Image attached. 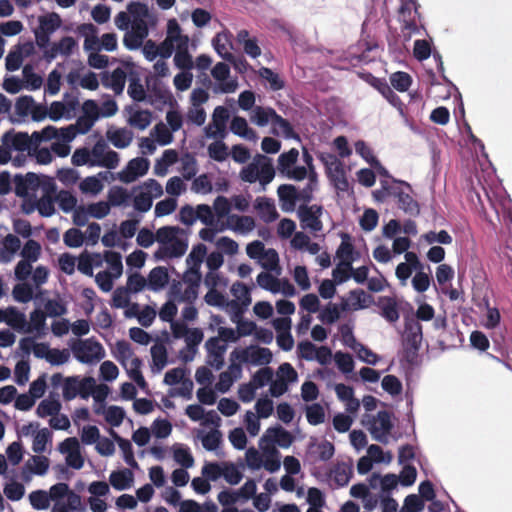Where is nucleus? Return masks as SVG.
<instances>
[{
	"mask_svg": "<svg viewBox=\"0 0 512 512\" xmlns=\"http://www.w3.org/2000/svg\"><path fill=\"white\" fill-rule=\"evenodd\" d=\"M56 132L57 128L51 125L41 131H34L31 135L27 132H15L12 129L2 135L1 142L12 151H26L30 155L31 151H34L42 142L52 140Z\"/></svg>",
	"mask_w": 512,
	"mask_h": 512,
	"instance_id": "obj_1",
	"label": "nucleus"
},
{
	"mask_svg": "<svg viewBox=\"0 0 512 512\" xmlns=\"http://www.w3.org/2000/svg\"><path fill=\"white\" fill-rule=\"evenodd\" d=\"M231 293L235 299L231 301L230 306L238 313L242 312L251 302L248 287L242 282H236L231 287Z\"/></svg>",
	"mask_w": 512,
	"mask_h": 512,
	"instance_id": "obj_22",
	"label": "nucleus"
},
{
	"mask_svg": "<svg viewBox=\"0 0 512 512\" xmlns=\"http://www.w3.org/2000/svg\"><path fill=\"white\" fill-rule=\"evenodd\" d=\"M127 74L124 69L118 67L111 73L105 71L101 74V82L105 88L112 89L115 94L119 95L125 88Z\"/></svg>",
	"mask_w": 512,
	"mask_h": 512,
	"instance_id": "obj_16",
	"label": "nucleus"
},
{
	"mask_svg": "<svg viewBox=\"0 0 512 512\" xmlns=\"http://www.w3.org/2000/svg\"><path fill=\"white\" fill-rule=\"evenodd\" d=\"M234 370L240 371V368L235 364H231L229 366V371H224L220 373L219 379L215 384L216 391L220 393H227L230 390L231 386L235 381V377L232 375V372Z\"/></svg>",
	"mask_w": 512,
	"mask_h": 512,
	"instance_id": "obj_42",
	"label": "nucleus"
},
{
	"mask_svg": "<svg viewBox=\"0 0 512 512\" xmlns=\"http://www.w3.org/2000/svg\"><path fill=\"white\" fill-rule=\"evenodd\" d=\"M62 25V19L56 12L48 13L44 16L39 17V29L46 31L49 34H53Z\"/></svg>",
	"mask_w": 512,
	"mask_h": 512,
	"instance_id": "obj_41",
	"label": "nucleus"
},
{
	"mask_svg": "<svg viewBox=\"0 0 512 512\" xmlns=\"http://www.w3.org/2000/svg\"><path fill=\"white\" fill-rule=\"evenodd\" d=\"M382 186L389 191L391 197L397 200V206L410 216H418L420 214V206L416 200L408 193L405 192L399 185L406 187L408 191H411V185L402 180L392 179V182L388 180H381Z\"/></svg>",
	"mask_w": 512,
	"mask_h": 512,
	"instance_id": "obj_3",
	"label": "nucleus"
},
{
	"mask_svg": "<svg viewBox=\"0 0 512 512\" xmlns=\"http://www.w3.org/2000/svg\"><path fill=\"white\" fill-rule=\"evenodd\" d=\"M306 418L308 423L314 426L323 423L325 421L324 408L318 403L308 406L306 409Z\"/></svg>",
	"mask_w": 512,
	"mask_h": 512,
	"instance_id": "obj_64",
	"label": "nucleus"
},
{
	"mask_svg": "<svg viewBox=\"0 0 512 512\" xmlns=\"http://www.w3.org/2000/svg\"><path fill=\"white\" fill-rule=\"evenodd\" d=\"M127 11L132 17V23L148 22L147 19L150 17L149 8L146 4L139 1H131L127 5Z\"/></svg>",
	"mask_w": 512,
	"mask_h": 512,
	"instance_id": "obj_38",
	"label": "nucleus"
},
{
	"mask_svg": "<svg viewBox=\"0 0 512 512\" xmlns=\"http://www.w3.org/2000/svg\"><path fill=\"white\" fill-rule=\"evenodd\" d=\"M392 428L393 423L391 421V413L389 411L382 410L373 418V422L369 430L376 441L386 443L387 436L390 434Z\"/></svg>",
	"mask_w": 512,
	"mask_h": 512,
	"instance_id": "obj_11",
	"label": "nucleus"
},
{
	"mask_svg": "<svg viewBox=\"0 0 512 512\" xmlns=\"http://www.w3.org/2000/svg\"><path fill=\"white\" fill-rule=\"evenodd\" d=\"M214 79L219 84L214 88L215 93H232L237 89L236 80H227L230 76V68L224 62H218L211 70Z\"/></svg>",
	"mask_w": 512,
	"mask_h": 512,
	"instance_id": "obj_13",
	"label": "nucleus"
},
{
	"mask_svg": "<svg viewBox=\"0 0 512 512\" xmlns=\"http://www.w3.org/2000/svg\"><path fill=\"white\" fill-rule=\"evenodd\" d=\"M77 46L78 43L72 36H64L58 42L51 44L49 51L45 52V60L50 63L58 55L69 57Z\"/></svg>",
	"mask_w": 512,
	"mask_h": 512,
	"instance_id": "obj_14",
	"label": "nucleus"
},
{
	"mask_svg": "<svg viewBox=\"0 0 512 512\" xmlns=\"http://www.w3.org/2000/svg\"><path fill=\"white\" fill-rule=\"evenodd\" d=\"M390 83L399 92H405L409 89L412 78L407 72L398 71L391 74Z\"/></svg>",
	"mask_w": 512,
	"mask_h": 512,
	"instance_id": "obj_57",
	"label": "nucleus"
},
{
	"mask_svg": "<svg viewBox=\"0 0 512 512\" xmlns=\"http://www.w3.org/2000/svg\"><path fill=\"white\" fill-rule=\"evenodd\" d=\"M150 167V161L144 157H136L130 160L126 167L118 173V179L123 183H132L144 176Z\"/></svg>",
	"mask_w": 512,
	"mask_h": 512,
	"instance_id": "obj_10",
	"label": "nucleus"
},
{
	"mask_svg": "<svg viewBox=\"0 0 512 512\" xmlns=\"http://www.w3.org/2000/svg\"><path fill=\"white\" fill-rule=\"evenodd\" d=\"M41 254V245L33 239L27 240L24 244L20 255L24 260H27L31 263L36 262Z\"/></svg>",
	"mask_w": 512,
	"mask_h": 512,
	"instance_id": "obj_48",
	"label": "nucleus"
},
{
	"mask_svg": "<svg viewBox=\"0 0 512 512\" xmlns=\"http://www.w3.org/2000/svg\"><path fill=\"white\" fill-rule=\"evenodd\" d=\"M43 312L47 317L56 318L66 315L68 313V309L66 304L59 299H47L44 303Z\"/></svg>",
	"mask_w": 512,
	"mask_h": 512,
	"instance_id": "obj_43",
	"label": "nucleus"
},
{
	"mask_svg": "<svg viewBox=\"0 0 512 512\" xmlns=\"http://www.w3.org/2000/svg\"><path fill=\"white\" fill-rule=\"evenodd\" d=\"M106 136L112 145L118 149H124L128 147L133 139L132 131L127 128L108 130Z\"/></svg>",
	"mask_w": 512,
	"mask_h": 512,
	"instance_id": "obj_32",
	"label": "nucleus"
},
{
	"mask_svg": "<svg viewBox=\"0 0 512 512\" xmlns=\"http://www.w3.org/2000/svg\"><path fill=\"white\" fill-rule=\"evenodd\" d=\"M353 475L352 467L346 463H338L332 470L334 482L339 487L346 486Z\"/></svg>",
	"mask_w": 512,
	"mask_h": 512,
	"instance_id": "obj_39",
	"label": "nucleus"
},
{
	"mask_svg": "<svg viewBox=\"0 0 512 512\" xmlns=\"http://www.w3.org/2000/svg\"><path fill=\"white\" fill-rule=\"evenodd\" d=\"M133 481L134 475L132 471L126 468L122 470L112 471L109 475V483L114 489L118 491L129 489Z\"/></svg>",
	"mask_w": 512,
	"mask_h": 512,
	"instance_id": "obj_28",
	"label": "nucleus"
},
{
	"mask_svg": "<svg viewBox=\"0 0 512 512\" xmlns=\"http://www.w3.org/2000/svg\"><path fill=\"white\" fill-rule=\"evenodd\" d=\"M52 441V433L48 428L40 429L33 439L32 449L35 453H43L48 443Z\"/></svg>",
	"mask_w": 512,
	"mask_h": 512,
	"instance_id": "obj_49",
	"label": "nucleus"
},
{
	"mask_svg": "<svg viewBox=\"0 0 512 512\" xmlns=\"http://www.w3.org/2000/svg\"><path fill=\"white\" fill-rule=\"evenodd\" d=\"M95 413L101 414L103 413L105 416V420L112 426V427H119L124 418H125V410L120 406H109L106 410L102 409H96Z\"/></svg>",
	"mask_w": 512,
	"mask_h": 512,
	"instance_id": "obj_36",
	"label": "nucleus"
},
{
	"mask_svg": "<svg viewBox=\"0 0 512 512\" xmlns=\"http://www.w3.org/2000/svg\"><path fill=\"white\" fill-rule=\"evenodd\" d=\"M149 35L148 22L132 23L130 29L125 31L123 45L127 50L134 51L142 47L145 39Z\"/></svg>",
	"mask_w": 512,
	"mask_h": 512,
	"instance_id": "obj_9",
	"label": "nucleus"
},
{
	"mask_svg": "<svg viewBox=\"0 0 512 512\" xmlns=\"http://www.w3.org/2000/svg\"><path fill=\"white\" fill-rule=\"evenodd\" d=\"M127 93L134 101H146L147 94L140 79L136 76L130 78Z\"/></svg>",
	"mask_w": 512,
	"mask_h": 512,
	"instance_id": "obj_59",
	"label": "nucleus"
},
{
	"mask_svg": "<svg viewBox=\"0 0 512 512\" xmlns=\"http://www.w3.org/2000/svg\"><path fill=\"white\" fill-rule=\"evenodd\" d=\"M327 178L333 187L340 192L349 190V181L346 175L344 163L333 167L331 170L325 171Z\"/></svg>",
	"mask_w": 512,
	"mask_h": 512,
	"instance_id": "obj_26",
	"label": "nucleus"
},
{
	"mask_svg": "<svg viewBox=\"0 0 512 512\" xmlns=\"http://www.w3.org/2000/svg\"><path fill=\"white\" fill-rule=\"evenodd\" d=\"M323 213V207L321 205H301L298 208V216L301 226L304 229H309L312 232H319L323 228L322 221L320 219Z\"/></svg>",
	"mask_w": 512,
	"mask_h": 512,
	"instance_id": "obj_8",
	"label": "nucleus"
},
{
	"mask_svg": "<svg viewBox=\"0 0 512 512\" xmlns=\"http://www.w3.org/2000/svg\"><path fill=\"white\" fill-rule=\"evenodd\" d=\"M60 409L61 404L58 400L44 399L39 403L36 409V414L41 418H45L47 416H54L58 414Z\"/></svg>",
	"mask_w": 512,
	"mask_h": 512,
	"instance_id": "obj_47",
	"label": "nucleus"
},
{
	"mask_svg": "<svg viewBox=\"0 0 512 512\" xmlns=\"http://www.w3.org/2000/svg\"><path fill=\"white\" fill-rule=\"evenodd\" d=\"M197 220H200L204 225L208 227L218 226V221L215 219V215L212 208L207 204H199L196 206Z\"/></svg>",
	"mask_w": 512,
	"mask_h": 512,
	"instance_id": "obj_61",
	"label": "nucleus"
},
{
	"mask_svg": "<svg viewBox=\"0 0 512 512\" xmlns=\"http://www.w3.org/2000/svg\"><path fill=\"white\" fill-rule=\"evenodd\" d=\"M63 398L66 401L75 399L79 394V376L65 377L63 383Z\"/></svg>",
	"mask_w": 512,
	"mask_h": 512,
	"instance_id": "obj_52",
	"label": "nucleus"
},
{
	"mask_svg": "<svg viewBox=\"0 0 512 512\" xmlns=\"http://www.w3.org/2000/svg\"><path fill=\"white\" fill-rule=\"evenodd\" d=\"M148 91L146 101L158 110H162L166 105H173L175 103L172 93L157 83L148 86Z\"/></svg>",
	"mask_w": 512,
	"mask_h": 512,
	"instance_id": "obj_15",
	"label": "nucleus"
},
{
	"mask_svg": "<svg viewBox=\"0 0 512 512\" xmlns=\"http://www.w3.org/2000/svg\"><path fill=\"white\" fill-rule=\"evenodd\" d=\"M258 80L268 91L276 92L285 87L284 78L279 73L267 67H261L258 69Z\"/></svg>",
	"mask_w": 512,
	"mask_h": 512,
	"instance_id": "obj_17",
	"label": "nucleus"
},
{
	"mask_svg": "<svg viewBox=\"0 0 512 512\" xmlns=\"http://www.w3.org/2000/svg\"><path fill=\"white\" fill-rule=\"evenodd\" d=\"M184 233V229L178 226L167 225L157 229L156 241L160 244V247L154 254L155 258L162 260L183 256L188 248V240L186 238H179V235Z\"/></svg>",
	"mask_w": 512,
	"mask_h": 512,
	"instance_id": "obj_2",
	"label": "nucleus"
},
{
	"mask_svg": "<svg viewBox=\"0 0 512 512\" xmlns=\"http://www.w3.org/2000/svg\"><path fill=\"white\" fill-rule=\"evenodd\" d=\"M165 40L175 44L177 48H187L189 42L188 36L182 34L181 27L174 18L168 20Z\"/></svg>",
	"mask_w": 512,
	"mask_h": 512,
	"instance_id": "obj_29",
	"label": "nucleus"
},
{
	"mask_svg": "<svg viewBox=\"0 0 512 512\" xmlns=\"http://www.w3.org/2000/svg\"><path fill=\"white\" fill-rule=\"evenodd\" d=\"M222 477L230 485H236L242 480V473L232 462H223Z\"/></svg>",
	"mask_w": 512,
	"mask_h": 512,
	"instance_id": "obj_53",
	"label": "nucleus"
},
{
	"mask_svg": "<svg viewBox=\"0 0 512 512\" xmlns=\"http://www.w3.org/2000/svg\"><path fill=\"white\" fill-rule=\"evenodd\" d=\"M293 438L287 430L282 427L268 429L266 434L261 438V442L269 445H279L282 448H288Z\"/></svg>",
	"mask_w": 512,
	"mask_h": 512,
	"instance_id": "obj_21",
	"label": "nucleus"
},
{
	"mask_svg": "<svg viewBox=\"0 0 512 512\" xmlns=\"http://www.w3.org/2000/svg\"><path fill=\"white\" fill-rule=\"evenodd\" d=\"M258 265L267 271L280 273L278 253L274 249L266 250L260 241H258Z\"/></svg>",
	"mask_w": 512,
	"mask_h": 512,
	"instance_id": "obj_19",
	"label": "nucleus"
},
{
	"mask_svg": "<svg viewBox=\"0 0 512 512\" xmlns=\"http://www.w3.org/2000/svg\"><path fill=\"white\" fill-rule=\"evenodd\" d=\"M110 435L112 436L114 441H116L120 450L122 451L125 463L132 468H138L139 466L137 461L135 460L133 446L131 442L128 439L121 437L113 429L110 430Z\"/></svg>",
	"mask_w": 512,
	"mask_h": 512,
	"instance_id": "obj_31",
	"label": "nucleus"
},
{
	"mask_svg": "<svg viewBox=\"0 0 512 512\" xmlns=\"http://www.w3.org/2000/svg\"><path fill=\"white\" fill-rule=\"evenodd\" d=\"M29 318L30 321L28 322V328H26L28 331H25V334L36 333L37 337L45 335L47 331V316L43 310L35 308L30 312Z\"/></svg>",
	"mask_w": 512,
	"mask_h": 512,
	"instance_id": "obj_25",
	"label": "nucleus"
},
{
	"mask_svg": "<svg viewBox=\"0 0 512 512\" xmlns=\"http://www.w3.org/2000/svg\"><path fill=\"white\" fill-rule=\"evenodd\" d=\"M280 206L283 211L291 212L295 209L299 200V194L296 187L292 184H282L277 189Z\"/></svg>",
	"mask_w": 512,
	"mask_h": 512,
	"instance_id": "obj_18",
	"label": "nucleus"
},
{
	"mask_svg": "<svg viewBox=\"0 0 512 512\" xmlns=\"http://www.w3.org/2000/svg\"><path fill=\"white\" fill-rule=\"evenodd\" d=\"M7 312L8 316L5 323L18 333L25 334V331H28L25 329L28 328V321L25 313L21 312L15 306H8Z\"/></svg>",
	"mask_w": 512,
	"mask_h": 512,
	"instance_id": "obj_27",
	"label": "nucleus"
},
{
	"mask_svg": "<svg viewBox=\"0 0 512 512\" xmlns=\"http://www.w3.org/2000/svg\"><path fill=\"white\" fill-rule=\"evenodd\" d=\"M105 261L109 264L112 275L118 278L122 274L123 265L122 257L119 252L107 250L104 253Z\"/></svg>",
	"mask_w": 512,
	"mask_h": 512,
	"instance_id": "obj_60",
	"label": "nucleus"
},
{
	"mask_svg": "<svg viewBox=\"0 0 512 512\" xmlns=\"http://www.w3.org/2000/svg\"><path fill=\"white\" fill-rule=\"evenodd\" d=\"M169 283L168 269L164 266L153 268L147 277L148 289L153 292L163 290Z\"/></svg>",
	"mask_w": 512,
	"mask_h": 512,
	"instance_id": "obj_23",
	"label": "nucleus"
},
{
	"mask_svg": "<svg viewBox=\"0 0 512 512\" xmlns=\"http://www.w3.org/2000/svg\"><path fill=\"white\" fill-rule=\"evenodd\" d=\"M207 254V248L204 244L198 243L192 247L189 255L186 258V263L193 269L200 270L201 263Z\"/></svg>",
	"mask_w": 512,
	"mask_h": 512,
	"instance_id": "obj_44",
	"label": "nucleus"
},
{
	"mask_svg": "<svg viewBox=\"0 0 512 512\" xmlns=\"http://www.w3.org/2000/svg\"><path fill=\"white\" fill-rule=\"evenodd\" d=\"M409 18H420L415 0H405L399 8V21L404 23Z\"/></svg>",
	"mask_w": 512,
	"mask_h": 512,
	"instance_id": "obj_58",
	"label": "nucleus"
},
{
	"mask_svg": "<svg viewBox=\"0 0 512 512\" xmlns=\"http://www.w3.org/2000/svg\"><path fill=\"white\" fill-rule=\"evenodd\" d=\"M258 286L272 293H278L280 292V279L268 272H261L258 274Z\"/></svg>",
	"mask_w": 512,
	"mask_h": 512,
	"instance_id": "obj_56",
	"label": "nucleus"
},
{
	"mask_svg": "<svg viewBox=\"0 0 512 512\" xmlns=\"http://www.w3.org/2000/svg\"><path fill=\"white\" fill-rule=\"evenodd\" d=\"M145 288L148 289L147 278L142 276L139 272H133L128 275L125 289L130 294H137Z\"/></svg>",
	"mask_w": 512,
	"mask_h": 512,
	"instance_id": "obj_45",
	"label": "nucleus"
},
{
	"mask_svg": "<svg viewBox=\"0 0 512 512\" xmlns=\"http://www.w3.org/2000/svg\"><path fill=\"white\" fill-rule=\"evenodd\" d=\"M358 76L377 89L382 96L394 107L402 111L403 103L400 97L392 90L385 79H380L372 75L370 72H357Z\"/></svg>",
	"mask_w": 512,
	"mask_h": 512,
	"instance_id": "obj_7",
	"label": "nucleus"
},
{
	"mask_svg": "<svg viewBox=\"0 0 512 512\" xmlns=\"http://www.w3.org/2000/svg\"><path fill=\"white\" fill-rule=\"evenodd\" d=\"M174 460L183 468H191L194 465V458L189 447L184 444L173 445Z\"/></svg>",
	"mask_w": 512,
	"mask_h": 512,
	"instance_id": "obj_37",
	"label": "nucleus"
},
{
	"mask_svg": "<svg viewBox=\"0 0 512 512\" xmlns=\"http://www.w3.org/2000/svg\"><path fill=\"white\" fill-rule=\"evenodd\" d=\"M31 506L36 510H45L50 505V496L45 490H35L29 494Z\"/></svg>",
	"mask_w": 512,
	"mask_h": 512,
	"instance_id": "obj_54",
	"label": "nucleus"
},
{
	"mask_svg": "<svg viewBox=\"0 0 512 512\" xmlns=\"http://www.w3.org/2000/svg\"><path fill=\"white\" fill-rule=\"evenodd\" d=\"M376 305L380 308V315L389 323L393 324L399 320V307L395 297L381 296Z\"/></svg>",
	"mask_w": 512,
	"mask_h": 512,
	"instance_id": "obj_20",
	"label": "nucleus"
},
{
	"mask_svg": "<svg viewBox=\"0 0 512 512\" xmlns=\"http://www.w3.org/2000/svg\"><path fill=\"white\" fill-rule=\"evenodd\" d=\"M197 161L191 153H186L181 159V173L186 180H191L197 174Z\"/></svg>",
	"mask_w": 512,
	"mask_h": 512,
	"instance_id": "obj_51",
	"label": "nucleus"
},
{
	"mask_svg": "<svg viewBox=\"0 0 512 512\" xmlns=\"http://www.w3.org/2000/svg\"><path fill=\"white\" fill-rule=\"evenodd\" d=\"M174 64L177 68L182 69L183 71H189L193 67L192 56L188 52L187 48H177V51L174 55Z\"/></svg>",
	"mask_w": 512,
	"mask_h": 512,
	"instance_id": "obj_63",
	"label": "nucleus"
},
{
	"mask_svg": "<svg viewBox=\"0 0 512 512\" xmlns=\"http://www.w3.org/2000/svg\"><path fill=\"white\" fill-rule=\"evenodd\" d=\"M341 243L336 250V257L342 263L349 262L350 265L356 260L358 253L355 252L352 238L348 233L342 232L340 234Z\"/></svg>",
	"mask_w": 512,
	"mask_h": 512,
	"instance_id": "obj_24",
	"label": "nucleus"
},
{
	"mask_svg": "<svg viewBox=\"0 0 512 512\" xmlns=\"http://www.w3.org/2000/svg\"><path fill=\"white\" fill-rule=\"evenodd\" d=\"M70 349L77 361L83 364H93L105 357L103 346L93 338L75 340Z\"/></svg>",
	"mask_w": 512,
	"mask_h": 512,
	"instance_id": "obj_5",
	"label": "nucleus"
},
{
	"mask_svg": "<svg viewBox=\"0 0 512 512\" xmlns=\"http://www.w3.org/2000/svg\"><path fill=\"white\" fill-rule=\"evenodd\" d=\"M404 327L403 356L409 364H414L417 361L422 342V326L418 321L411 319L405 322Z\"/></svg>",
	"mask_w": 512,
	"mask_h": 512,
	"instance_id": "obj_4",
	"label": "nucleus"
},
{
	"mask_svg": "<svg viewBox=\"0 0 512 512\" xmlns=\"http://www.w3.org/2000/svg\"><path fill=\"white\" fill-rule=\"evenodd\" d=\"M219 503L225 507H234L236 503H244L252 499L256 507V479L251 478L238 490L226 488L222 490L217 497Z\"/></svg>",
	"mask_w": 512,
	"mask_h": 512,
	"instance_id": "obj_6",
	"label": "nucleus"
},
{
	"mask_svg": "<svg viewBox=\"0 0 512 512\" xmlns=\"http://www.w3.org/2000/svg\"><path fill=\"white\" fill-rule=\"evenodd\" d=\"M275 177V168L272 159L258 153V182L265 186Z\"/></svg>",
	"mask_w": 512,
	"mask_h": 512,
	"instance_id": "obj_30",
	"label": "nucleus"
},
{
	"mask_svg": "<svg viewBox=\"0 0 512 512\" xmlns=\"http://www.w3.org/2000/svg\"><path fill=\"white\" fill-rule=\"evenodd\" d=\"M298 157L299 151L296 148H291L289 151L281 153L277 160L279 174L285 177L297 163Z\"/></svg>",
	"mask_w": 512,
	"mask_h": 512,
	"instance_id": "obj_33",
	"label": "nucleus"
},
{
	"mask_svg": "<svg viewBox=\"0 0 512 512\" xmlns=\"http://www.w3.org/2000/svg\"><path fill=\"white\" fill-rule=\"evenodd\" d=\"M130 198V195L128 191L121 187V186H114L112 187L108 192V204L114 207L124 205L128 199Z\"/></svg>",
	"mask_w": 512,
	"mask_h": 512,
	"instance_id": "obj_50",
	"label": "nucleus"
},
{
	"mask_svg": "<svg viewBox=\"0 0 512 512\" xmlns=\"http://www.w3.org/2000/svg\"><path fill=\"white\" fill-rule=\"evenodd\" d=\"M151 121L152 114L149 110L136 111L129 118L130 125L141 130L146 129L151 124Z\"/></svg>",
	"mask_w": 512,
	"mask_h": 512,
	"instance_id": "obj_62",
	"label": "nucleus"
},
{
	"mask_svg": "<svg viewBox=\"0 0 512 512\" xmlns=\"http://www.w3.org/2000/svg\"><path fill=\"white\" fill-rule=\"evenodd\" d=\"M230 130L235 135L248 140H254L256 138L255 132L249 128L246 119L240 116H234L232 118L230 123Z\"/></svg>",
	"mask_w": 512,
	"mask_h": 512,
	"instance_id": "obj_35",
	"label": "nucleus"
},
{
	"mask_svg": "<svg viewBox=\"0 0 512 512\" xmlns=\"http://www.w3.org/2000/svg\"><path fill=\"white\" fill-rule=\"evenodd\" d=\"M13 299L19 303H28L34 298V290L30 284L19 283L13 287Z\"/></svg>",
	"mask_w": 512,
	"mask_h": 512,
	"instance_id": "obj_46",
	"label": "nucleus"
},
{
	"mask_svg": "<svg viewBox=\"0 0 512 512\" xmlns=\"http://www.w3.org/2000/svg\"><path fill=\"white\" fill-rule=\"evenodd\" d=\"M150 353L154 366L160 372L167 365L166 347L163 344H154L150 349Z\"/></svg>",
	"mask_w": 512,
	"mask_h": 512,
	"instance_id": "obj_55",
	"label": "nucleus"
},
{
	"mask_svg": "<svg viewBox=\"0 0 512 512\" xmlns=\"http://www.w3.org/2000/svg\"><path fill=\"white\" fill-rule=\"evenodd\" d=\"M261 453L258 452V469L265 468L270 473H274L280 469V453L276 446L264 444L260 441Z\"/></svg>",
	"mask_w": 512,
	"mask_h": 512,
	"instance_id": "obj_12",
	"label": "nucleus"
},
{
	"mask_svg": "<svg viewBox=\"0 0 512 512\" xmlns=\"http://www.w3.org/2000/svg\"><path fill=\"white\" fill-rule=\"evenodd\" d=\"M349 299L352 301V310L365 309L373 302V297L362 289L351 290L349 292Z\"/></svg>",
	"mask_w": 512,
	"mask_h": 512,
	"instance_id": "obj_40",
	"label": "nucleus"
},
{
	"mask_svg": "<svg viewBox=\"0 0 512 512\" xmlns=\"http://www.w3.org/2000/svg\"><path fill=\"white\" fill-rule=\"evenodd\" d=\"M279 217L275 203L267 198H258V218L269 223Z\"/></svg>",
	"mask_w": 512,
	"mask_h": 512,
	"instance_id": "obj_34",
	"label": "nucleus"
}]
</instances>
